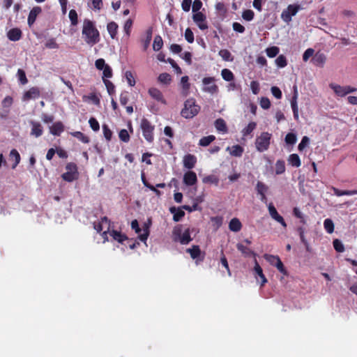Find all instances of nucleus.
<instances>
[{
    "instance_id": "e433bc0d",
    "label": "nucleus",
    "mask_w": 357,
    "mask_h": 357,
    "mask_svg": "<svg viewBox=\"0 0 357 357\" xmlns=\"http://www.w3.org/2000/svg\"><path fill=\"white\" fill-rule=\"evenodd\" d=\"M10 157L15 160V163L12 166V168L15 169L20 162V155L16 149H12L10 152Z\"/></svg>"
},
{
    "instance_id": "2eb2a0df",
    "label": "nucleus",
    "mask_w": 357,
    "mask_h": 357,
    "mask_svg": "<svg viewBox=\"0 0 357 357\" xmlns=\"http://www.w3.org/2000/svg\"><path fill=\"white\" fill-rule=\"evenodd\" d=\"M297 99H298V91L297 87H294V95L291 99V107L293 111L294 114V118L295 120L298 119V103H297Z\"/></svg>"
},
{
    "instance_id": "58836bf2",
    "label": "nucleus",
    "mask_w": 357,
    "mask_h": 357,
    "mask_svg": "<svg viewBox=\"0 0 357 357\" xmlns=\"http://www.w3.org/2000/svg\"><path fill=\"white\" fill-rule=\"evenodd\" d=\"M215 127L218 130L222 132H226L227 130L225 120L220 118L215 120Z\"/></svg>"
},
{
    "instance_id": "1a4fd4ad",
    "label": "nucleus",
    "mask_w": 357,
    "mask_h": 357,
    "mask_svg": "<svg viewBox=\"0 0 357 357\" xmlns=\"http://www.w3.org/2000/svg\"><path fill=\"white\" fill-rule=\"evenodd\" d=\"M192 19L201 30H206L208 29V26L206 22V17L202 12H197L193 14Z\"/></svg>"
},
{
    "instance_id": "052dcab7",
    "label": "nucleus",
    "mask_w": 357,
    "mask_h": 357,
    "mask_svg": "<svg viewBox=\"0 0 357 357\" xmlns=\"http://www.w3.org/2000/svg\"><path fill=\"white\" fill-rule=\"evenodd\" d=\"M334 249L338 252L344 251V247L342 243L339 239H335L333 242Z\"/></svg>"
},
{
    "instance_id": "5701e85b",
    "label": "nucleus",
    "mask_w": 357,
    "mask_h": 357,
    "mask_svg": "<svg viewBox=\"0 0 357 357\" xmlns=\"http://www.w3.org/2000/svg\"><path fill=\"white\" fill-rule=\"evenodd\" d=\"M268 186L261 181H258L256 185V190L261 196V200L263 202L266 199V193L268 191Z\"/></svg>"
},
{
    "instance_id": "f704fd0d",
    "label": "nucleus",
    "mask_w": 357,
    "mask_h": 357,
    "mask_svg": "<svg viewBox=\"0 0 357 357\" xmlns=\"http://www.w3.org/2000/svg\"><path fill=\"white\" fill-rule=\"evenodd\" d=\"M79 177V174H73L72 172H68L66 171V172L63 173L61 175V178L63 181L67 182H73L75 180H77Z\"/></svg>"
},
{
    "instance_id": "2f4dec72",
    "label": "nucleus",
    "mask_w": 357,
    "mask_h": 357,
    "mask_svg": "<svg viewBox=\"0 0 357 357\" xmlns=\"http://www.w3.org/2000/svg\"><path fill=\"white\" fill-rule=\"evenodd\" d=\"M221 75L224 80L227 82H231L234 79V73L227 68H224L221 71Z\"/></svg>"
},
{
    "instance_id": "49530a36",
    "label": "nucleus",
    "mask_w": 357,
    "mask_h": 357,
    "mask_svg": "<svg viewBox=\"0 0 357 357\" xmlns=\"http://www.w3.org/2000/svg\"><path fill=\"white\" fill-rule=\"evenodd\" d=\"M280 52L279 47L276 46L270 47L266 49V54L270 58L276 56Z\"/></svg>"
},
{
    "instance_id": "864d4df0",
    "label": "nucleus",
    "mask_w": 357,
    "mask_h": 357,
    "mask_svg": "<svg viewBox=\"0 0 357 357\" xmlns=\"http://www.w3.org/2000/svg\"><path fill=\"white\" fill-rule=\"evenodd\" d=\"M275 63L279 68H284L287 65L286 57L283 54H280L275 59Z\"/></svg>"
},
{
    "instance_id": "393cba45",
    "label": "nucleus",
    "mask_w": 357,
    "mask_h": 357,
    "mask_svg": "<svg viewBox=\"0 0 357 357\" xmlns=\"http://www.w3.org/2000/svg\"><path fill=\"white\" fill-rule=\"evenodd\" d=\"M109 234L112 236L114 241L120 243H123L126 240L128 239V237L126 234L114 229L110 231Z\"/></svg>"
},
{
    "instance_id": "c03bdc74",
    "label": "nucleus",
    "mask_w": 357,
    "mask_h": 357,
    "mask_svg": "<svg viewBox=\"0 0 357 357\" xmlns=\"http://www.w3.org/2000/svg\"><path fill=\"white\" fill-rule=\"evenodd\" d=\"M324 227L328 234H332L334 231V224L332 220L327 218L324 222Z\"/></svg>"
},
{
    "instance_id": "3c124183",
    "label": "nucleus",
    "mask_w": 357,
    "mask_h": 357,
    "mask_svg": "<svg viewBox=\"0 0 357 357\" xmlns=\"http://www.w3.org/2000/svg\"><path fill=\"white\" fill-rule=\"evenodd\" d=\"M297 137L296 134L293 132H289L286 135L284 141L287 144L293 145L296 142Z\"/></svg>"
},
{
    "instance_id": "c9c22d12",
    "label": "nucleus",
    "mask_w": 357,
    "mask_h": 357,
    "mask_svg": "<svg viewBox=\"0 0 357 357\" xmlns=\"http://www.w3.org/2000/svg\"><path fill=\"white\" fill-rule=\"evenodd\" d=\"M285 163L283 160H278L275 162V174L279 175L285 172Z\"/></svg>"
},
{
    "instance_id": "f3484780",
    "label": "nucleus",
    "mask_w": 357,
    "mask_h": 357,
    "mask_svg": "<svg viewBox=\"0 0 357 357\" xmlns=\"http://www.w3.org/2000/svg\"><path fill=\"white\" fill-rule=\"evenodd\" d=\"M50 132L54 136H60L64 131V125L61 121H56L50 126Z\"/></svg>"
},
{
    "instance_id": "4c0bfd02",
    "label": "nucleus",
    "mask_w": 357,
    "mask_h": 357,
    "mask_svg": "<svg viewBox=\"0 0 357 357\" xmlns=\"http://www.w3.org/2000/svg\"><path fill=\"white\" fill-rule=\"evenodd\" d=\"M331 87L333 89L334 92L339 96L343 97L347 95L345 86L331 84Z\"/></svg>"
},
{
    "instance_id": "bf43d9fd",
    "label": "nucleus",
    "mask_w": 357,
    "mask_h": 357,
    "mask_svg": "<svg viewBox=\"0 0 357 357\" xmlns=\"http://www.w3.org/2000/svg\"><path fill=\"white\" fill-rule=\"evenodd\" d=\"M102 130H103V135H104L105 138L107 141H110L112 139V132L109 129V126L106 124H104L102 126Z\"/></svg>"
},
{
    "instance_id": "c85d7f7f",
    "label": "nucleus",
    "mask_w": 357,
    "mask_h": 357,
    "mask_svg": "<svg viewBox=\"0 0 357 357\" xmlns=\"http://www.w3.org/2000/svg\"><path fill=\"white\" fill-rule=\"evenodd\" d=\"M236 248L237 250L240 251L245 257H250L251 255L255 256V253L252 250L242 243H238L236 245Z\"/></svg>"
},
{
    "instance_id": "20e7f679",
    "label": "nucleus",
    "mask_w": 357,
    "mask_h": 357,
    "mask_svg": "<svg viewBox=\"0 0 357 357\" xmlns=\"http://www.w3.org/2000/svg\"><path fill=\"white\" fill-rule=\"evenodd\" d=\"M140 128L142 131V135L148 142H153L154 139L153 131L155 129L151 122L146 118L141 120Z\"/></svg>"
},
{
    "instance_id": "dca6fc26",
    "label": "nucleus",
    "mask_w": 357,
    "mask_h": 357,
    "mask_svg": "<svg viewBox=\"0 0 357 357\" xmlns=\"http://www.w3.org/2000/svg\"><path fill=\"white\" fill-rule=\"evenodd\" d=\"M41 12H42V9L40 6H35L30 10L29 16H28V19H27V23L30 27L34 24L37 16L40 13H41Z\"/></svg>"
},
{
    "instance_id": "0e129e2a",
    "label": "nucleus",
    "mask_w": 357,
    "mask_h": 357,
    "mask_svg": "<svg viewBox=\"0 0 357 357\" xmlns=\"http://www.w3.org/2000/svg\"><path fill=\"white\" fill-rule=\"evenodd\" d=\"M220 56L225 61H231V54L230 52L227 50H222L219 52Z\"/></svg>"
},
{
    "instance_id": "9b49d317",
    "label": "nucleus",
    "mask_w": 357,
    "mask_h": 357,
    "mask_svg": "<svg viewBox=\"0 0 357 357\" xmlns=\"http://www.w3.org/2000/svg\"><path fill=\"white\" fill-rule=\"evenodd\" d=\"M268 212H269V214H270L271 217L273 220H275V221H277L278 222L281 224V225L282 227H287V224H286L284 218H282V216H281L278 213L275 207L273 206V204L272 203L269 204V205L268 206Z\"/></svg>"
},
{
    "instance_id": "b1692460",
    "label": "nucleus",
    "mask_w": 357,
    "mask_h": 357,
    "mask_svg": "<svg viewBox=\"0 0 357 357\" xmlns=\"http://www.w3.org/2000/svg\"><path fill=\"white\" fill-rule=\"evenodd\" d=\"M242 228V224L238 218H232L229 223V229L234 232H238L241 231Z\"/></svg>"
},
{
    "instance_id": "7c9ffc66",
    "label": "nucleus",
    "mask_w": 357,
    "mask_h": 357,
    "mask_svg": "<svg viewBox=\"0 0 357 357\" xmlns=\"http://www.w3.org/2000/svg\"><path fill=\"white\" fill-rule=\"evenodd\" d=\"M332 190L336 196H343V195H357V190H341L337 188L332 187Z\"/></svg>"
},
{
    "instance_id": "f8f14e48",
    "label": "nucleus",
    "mask_w": 357,
    "mask_h": 357,
    "mask_svg": "<svg viewBox=\"0 0 357 357\" xmlns=\"http://www.w3.org/2000/svg\"><path fill=\"white\" fill-rule=\"evenodd\" d=\"M40 91L38 87L33 86L25 91L22 96L23 101H28L31 99H36L40 97Z\"/></svg>"
},
{
    "instance_id": "13d9d810",
    "label": "nucleus",
    "mask_w": 357,
    "mask_h": 357,
    "mask_svg": "<svg viewBox=\"0 0 357 357\" xmlns=\"http://www.w3.org/2000/svg\"><path fill=\"white\" fill-rule=\"evenodd\" d=\"M66 169L68 172H72L73 174H79L77 166L74 162L67 163L66 165Z\"/></svg>"
},
{
    "instance_id": "4be33fe9",
    "label": "nucleus",
    "mask_w": 357,
    "mask_h": 357,
    "mask_svg": "<svg viewBox=\"0 0 357 357\" xmlns=\"http://www.w3.org/2000/svg\"><path fill=\"white\" fill-rule=\"evenodd\" d=\"M169 211L173 214L174 222H179L185 216V212L182 210V207L176 208L175 206H172L169 208Z\"/></svg>"
},
{
    "instance_id": "412c9836",
    "label": "nucleus",
    "mask_w": 357,
    "mask_h": 357,
    "mask_svg": "<svg viewBox=\"0 0 357 357\" xmlns=\"http://www.w3.org/2000/svg\"><path fill=\"white\" fill-rule=\"evenodd\" d=\"M152 34H153V28L149 27L146 31V37L144 38H141V43L143 47L144 51H146L148 47H149L151 40L152 39Z\"/></svg>"
},
{
    "instance_id": "423d86ee",
    "label": "nucleus",
    "mask_w": 357,
    "mask_h": 357,
    "mask_svg": "<svg viewBox=\"0 0 357 357\" xmlns=\"http://www.w3.org/2000/svg\"><path fill=\"white\" fill-rule=\"evenodd\" d=\"M301 6L297 4H290L286 10L282 12L281 17L285 22H289L293 16L296 15L301 9Z\"/></svg>"
},
{
    "instance_id": "37998d69",
    "label": "nucleus",
    "mask_w": 357,
    "mask_h": 357,
    "mask_svg": "<svg viewBox=\"0 0 357 357\" xmlns=\"http://www.w3.org/2000/svg\"><path fill=\"white\" fill-rule=\"evenodd\" d=\"M189 78L188 76H183L181 77V82L182 84L184 95L187 96L190 89V83L188 82Z\"/></svg>"
},
{
    "instance_id": "473e14b6",
    "label": "nucleus",
    "mask_w": 357,
    "mask_h": 357,
    "mask_svg": "<svg viewBox=\"0 0 357 357\" xmlns=\"http://www.w3.org/2000/svg\"><path fill=\"white\" fill-rule=\"evenodd\" d=\"M257 127V123L254 121L250 122L248 126L244 128L242 130V135L243 137H246L251 134Z\"/></svg>"
},
{
    "instance_id": "6e6d98bb",
    "label": "nucleus",
    "mask_w": 357,
    "mask_h": 357,
    "mask_svg": "<svg viewBox=\"0 0 357 357\" xmlns=\"http://www.w3.org/2000/svg\"><path fill=\"white\" fill-rule=\"evenodd\" d=\"M17 77L20 83L23 85L28 82L25 72L22 69H18Z\"/></svg>"
},
{
    "instance_id": "69168bd1",
    "label": "nucleus",
    "mask_w": 357,
    "mask_h": 357,
    "mask_svg": "<svg viewBox=\"0 0 357 357\" xmlns=\"http://www.w3.org/2000/svg\"><path fill=\"white\" fill-rule=\"evenodd\" d=\"M185 38L189 43L194 42V33L190 28L185 29Z\"/></svg>"
},
{
    "instance_id": "ddd939ff",
    "label": "nucleus",
    "mask_w": 357,
    "mask_h": 357,
    "mask_svg": "<svg viewBox=\"0 0 357 357\" xmlns=\"http://www.w3.org/2000/svg\"><path fill=\"white\" fill-rule=\"evenodd\" d=\"M183 183L188 186H192L197 183V177L195 172L192 171H188L183 175Z\"/></svg>"
},
{
    "instance_id": "774afa93",
    "label": "nucleus",
    "mask_w": 357,
    "mask_h": 357,
    "mask_svg": "<svg viewBox=\"0 0 357 357\" xmlns=\"http://www.w3.org/2000/svg\"><path fill=\"white\" fill-rule=\"evenodd\" d=\"M250 86L253 94L257 95L259 93L260 86L257 81H252Z\"/></svg>"
},
{
    "instance_id": "603ef678",
    "label": "nucleus",
    "mask_w": 357,
    "mask_h": 357,
    "mask_svg": "<svg viewBox=\"0 0 357 357\" xmlns=\"http://www.w3.org/2000/svg\"><path fill=\"white\" fill-rule=\"evenodd\" d=\"M255 13L253 10L250 9L245 10L242 13V17L245 21L250 22L254 19Z\"/></svg>"
},
{
    "instance_id": "aec40b11",
    "label": "nucleus",
    "mask_w": 357,
    "mask_h": 357,
    "mask_svg": "<svg viewBox=\"0 0 357 357\" xmlns=\"http://www.w3.org/2000/svg\"><path fill=\"white\" fill-rule=\"evenodd\" d=\"M255 264L254 266V272H255V277L257 278V276H259L260 278V279L261 280V287H263L267 282V279H266V276L264 275V274L263 273L262 268H261V266H259V264H258V262L256 259L255 260Z\"/></svg>"
},
{
    "instance_id": "8fccbe9b",
    "label": "nucleus",
    "mask_w": 357,
    "mask_h": 357,
    "mask_svg": "<svg viewBox=\"0 0 357 357\" xmlns=\"http://www.w3.org/2000/svg\"><path fill=\"white\" fill-rule=\"evenodd\" d=\"M202 181L204 183H211L218 185L219 179L214 175H208L203 178Z\"/></svg>"
},
{
    "instance_id": "4d7b16f0",
    "label": "nucleus",
    "mask_w": 357,
    "mask_h": 357,
    "mask_svg": "<svg viewBox=\"0 0 357 357\" xmlns=\"http://www.w3.org/2000/svg\"><path fill=\"white\" fill-rule=\"evenodd\" d=\"M119 139L123 142H128L130 140V135L127 130L122 129L119 133Z\"/></svg>"
},
{
    "instance_id": "f257e3e1",
    "label": "nucleus",
    "mask_w": 357,
    "mask_h": 357,
    "mask_svg": "<svg viewBox=\"0 0 357 357\" xmlns=\"http://www.w3.org/2000/svg\"><path fill=\"white\" fill-rule=\"evenodd\" d=\"M82 38L89 46H93L100 40V32L96 26L93 21L84 19L82 30Z\"/></svg>"
},
{
    "instance_id": "6ab92c4d",
    "label": "nucleus",
    "mask_w": 357,
    "mask_h": 357,
    "mask_svg": "<svg viewBox=\"0 0 357 357\" xmlns=\"http://www.w3.org/2000/svg\"><path fill=\"white\" fill-rule=\"evenodd\" d=\"M148 92L150 96L154 100L165 103V100L164 99L162 92L157 88L151 87L149 89Z\"/></svg>"
},
{
    "instance_id": "79ce46f5",
    "label": "nucleus",
    "mask_w": 357,
    "mask_h": 357,
    "mask_svg": "<svg viewBox=\"0 0 357 357\" xmlns=\"http://www.w3.org/2000/svg\"><path fill=\"white\" fill-rule=\"evenodd\" d=\"M264 257L271 265L273 266H275L276 263H278V261L281 260L278 256L268 254H265Z\"/></svg>"
},
{
    "instance_id": "a18cd8bd",
    "label": "nucleus",
    "mask_w": 357,
    "mask_h": 357,
    "mask_svg": "<svg viewBox=\"0 0 357 357\" xmlns=\"http://www.w3.org/2000/svg\"><path fill=\"white\" fill-rule=\"evenodd\" d=\"M68 17L72 26H76L78 24V16L75 10H70L69 11Z\"/></svg>"
},
{
    "instance_id": "09e8293b",
    "label": "nucleus",
    "mask_w": 357,
    "mask_h": 357,
    "mask_svg": "<svg viewBox=\"0 0 357 357\" xmlns=\"http://www.w3.org/2000/svg\"><path fill=\"white\" fill-rule=\"evenodd\" d=\"M45 47L47 49H58L59 44L56 43V39L54 38H49L45 43Z\"/></svg>"
},
{
    "instance_id": "a211bd4d",
    "label": "nucleus",
    "mask_w": 357,
    "mask_h": 357,
    "mask_svg": "<svg viewBox=\"0 0 357 357\" xmlns=\"http://www.w3.org/2000/svg\"><path fill=\"white\" fill-rule=\"evenodd\" d=\"M22 36V31L19 28H13L7 33V37L10 41H18Z\"/></svg>"
},
{
    "instance_id": "ea45409f",
    "label": "nucleus",
    "mask_w": 357,
    "mask_h": 357,
    "mask_svg": "<svg viewBox=\"0 0 357 357\" xmlns=\"http://www.w3.org/2000/svg\"><path fill=\"white\" fill-rule=\"evenodd\" d=\"M215 139V137L214 135H208L206 137H203L202 138L200 139L199 145H200L202 146H207Z\"/></svg>"
},
{
    "instance_id": "e2e57ef3",
    "label": "nucleus",
    "mask_w": 357,
    "mask_h": 357,
    "mask_svg": "<svg viewBox=\"0 0 357 357\" xmlns=\"http://www.w3.org/2000/svg\"><path fill=\"white\" fill-rule=\"evenodd\" d=\"M132 23L133 22L131 19H128L125 22L123 30L128 36H130V35Z\"/></svg>"
},
{
    "instance_id": "72a5a7b5",
    "label": "nucleus",
    "mask_w": 357,
    "mask_h": 357,
    "mask_svg": "<svg viewBox=\"0 0 357 357\" xmlns=\"http://www.w3.org/2000/svg\"><path fill=\"white\" fill-rule=\"evenodd\" d=\"M70 135L72 136L76 137L77 139H78L79 141H81L82 142H83L84 144H88L90 142L89 137L86 136L85 135H84L80 131H75V132H70Z\"/></svg>"
},
{
    "instance_id": "a878e982",
    "label": "nucleus",
    "mask_w": 357,
    "mask_h": 357,
    "mask_svg": "<svg viewBox=\"0 0 357 357\" xmlns=\"http://www.w3.org/2000/svg\"><path fill=\"white\" fill-rule=\"evenodd\" d=\"M227 150H230V155L234 157H241L244 151V149L238 144L234 145L231 148L227 147Z\"/></svg>"
},
{
    "instance_id": "c756f323",
    "label": "nucleus",
    "mask_w": 357,
    "mask_h": 357,
    "mask_svg": "<svg viewBox=\"0 0 357 357\" xmlns=\"http://www.w3.org/2000/svg\"><path fill=\"white\" fill-rule=\"evenodd\" d=\"M288 162L289 165L295 167H299L301 165L300 157L296 153L289 155Z\"/></svg>"
},
{
    "instance_id": "de8ad7c7",
    "label": "nucleus",
    "mask_w": 357,
    "mask_h": 357,
    "mask_svg": "<svg viewBox=\"0 0 357 357\" xmlns=\"http://www.w3.org/2000/svg\"><path fill=\"white\" fill-rule=\"evenodd\" d=\"M158 81L165 84H169L172 81V77L167 73H161L158 76Z\"/></svg>"
},
{
    "instance_id": "f03ea898",
    "label": "nucleus",
    "mask_w": 357,
    "mask_h": 357,
    "mask_svg": "<svg viewBox=\"0 0 357 357\" xmlns=\"http://www.w3.org/2000/svg\"><path fill=\"white\" fill-rule=\"evenodd\" d=\"M200 111V106L196 104L194 98H189L184 102V107L181 112V114L185 119H192Z\"/></svg>"
},
{
    "instance_id": "cd10ccee",
    "label": "nucleus",
    "mask_w": 357,
    "mask_h": 357,
    "mask_svg": "<svg viewBox=\"0 0 357 357\" xmlns=\"http://www.w3.org/2000/svg\"><path fill=\"white\" fill-rule=\"evenodd\" d=\"M313 63L317 66H323L326 62V56L323 53H317L312 58Z\"/></svg>"
},
{
    "instance_id": "0eeeda50",
    "label": "nucleus",
    "mask_w": 357,
    "mask_h": 357,
    "mask_svg": "<svg viewBox=\"0 0 357 357\" xmlns=\"http://www.w3.org/2000/svg\"><path fill=\"white\" fill-rule=\"evenodd\" d=\"M174 241L178 240L182 245H187L192 240L190 236V231L189 228L186 229L183 234L181 233V231H174Z\"/></svg>"
},
{
    "instance_id": "bb28decb",
    "label": "nucleus",
    "mask_w": 357,
    "mask_h": 357,
    "mask_svg": "<svg viewBox=\"0 0 357 357\" xmlns=\"http://www.w3.org/2000/svg\"><path fill=\"white\" fill-rule=\"evenodd\" d=\"M119 26L115 22H110L107 25V31L112 39H114L118 33Z\"/></svg>"
},
{
    "instance_id": "5fc2aeb1",
    "label": "nucleus",
    "mask_w": 357,
    "mask_h": 357,
    "mask_svg": "<svg viewBox=\"0 0 357 357\" xmlns=\"http://www.w3.org/2000/svg\"><path fill=\"white\" fill-rule=\"evenodd\" d=\"M103 82L107 88V92L109 95H113L115 92V86L112 82L107 79H103Z\"/></svg>"
},
{
    "instance_id": "4468645a",
    "label": "nucleus",
    "mask_w": 357,
    "mask_h": 357,
    "mask_svg": "<svg viewBox=\"0 0 357 357\" xmlns=\"http://www.w3.org/2000/svg\"><path fill=\"white\" fill-rule=\"evenodd\" d=\"M197 158L195 155L188 153L183 157V163L185 168L192 169L197 163Z\"/></svg>"
},
{
    "instance_id": "7ed1b4c3",
    "label": "nucleus",
    "mask_w": 357,
    "mask_h": 357,
    "mask_svg": "<svg viewBox=\"0 0 357 357\" xmlns=\"http://www.w3.org/2000/svg\"><path fill=\"white\" fill-rule=\"evenodd\" d=\"M272 134L268 132H262L255 139V147L259 152H264L269 148Z\"/></svg>"
},
{
    "instance_id": "39448f33",
    "label": "nucleus",
    "mask_w": 357,
    "mask_h": 357,
    "mask_svg": "<svg viewBox=\"0 0 357 357\" xmlns=\"http://www.w3.org/2000/svg\"><path fill=\"white\" fill-rule=\"evenodd\" d=\"M186 252L189 253L191 258L195 260L197 264L202 262L205 259L206 254L204 252L201 251L199 245H192L186 250Z\"/></svg>"
},
{
    "instance_id": "a19ab883",
    "label": "nucleus",
    "mask_w": 357,
    "mask_h": 357,
    "mask_svg": "<svg viewBox=\"0 0 357 357\" xmlns=\"http://www.w3.org/2000/svg\"><path fill=\"white\" fill-rule=\"evenodd\" d=\"M163 45V40L160 36H156L154 38L153 49L154 51H159Z\"/></svg>"
},
{
    "instance_id": "6e6552de",
    "label": "nucleus",
    "mask_w": 357,
    "mask_h": 357,
    "mask_svg": "<svg viewBox=\"0 0 357 357\" xmlns=\"http://www.w3.org/2000/svg\"><path fill=\"white\" fill-rule=\"evenodd\" d=\"M215 80V77H204L202 79V83L206 86L204 87L203 90L205 92H208L211 94L217 93L218 92V86L215 84L209 85L210 84L213 83Z\"/></svg>"
},
{
    "instance_id": "680f3d73",
    "label": "nucleus",
    "mask_w": 357,
    "mask_h": 357,
    "mask_svg": "<svg viewBox=\"0 0 357 357\" xmlns=\"http://www.w3.org/2000/svg\"><path fill=\"white\" fill-rule=\"evenodd\" d=\"M89 123L90 125L91 128L93 131H98L100 129V125L96 119L93 117H91L89 120Z\"/></svg>"
},
{
    "instance_id": "9d476101",
    "label": "nucleus",
    "mask_w": 357,
    "mask_h": 357,
    "mask_svg": "<svg viewBox=\"0 0 357 357\" xmlns=\"http://www.w3.org/2000/svg\"><path fill=\"white\" fill-rule=\"evenodd\" d=\"M29 124L31 126V136L38 138L43 135V127L40 122L31 120L29 121Z\"/></svg>"
},
{
    "instance_id": "338daca9",
    "label": "nucleus",
    "mask_w": 357,
    "mask_h": 357,
    "mask_svg": "<svg viewBox=\"0 0 357 357\" xmlns=\"http://www.w3.org/2000/svg\"><path fill=\"white\" fill-rule=\"evenodd\" d=\"M259 104H260L261 107L264 109H268L271 107V101L266 97H262L260 100Z\"/></svg>"
}]
</instances>
